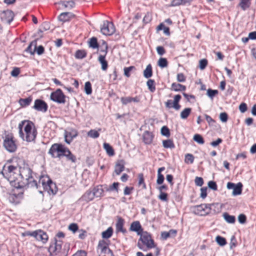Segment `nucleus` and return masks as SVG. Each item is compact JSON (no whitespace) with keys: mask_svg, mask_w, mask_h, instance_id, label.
<instances>
[{"mask_svg":"<svg viewBox=\"0 0 256 256\" xmlns=\"http://www.w3.org/2000/svg\"><path fill=\"white\" fill-rule=\"evenodd\" d=\"M176 80L180 82H184L186 80V78L182 73H178L176 76Z\"/></svg>","mask_w":256,"mask_h":256,"instance_id":"052dcab7","label":"nucleus"},{"mask_svg":"<svg viewBox=\"0 0 256 256\" xmlns=\"http://www.w3.org/2000/svg\"><path fill=\"white\" fill-rule=\"evenodd\" d=\"M220 119L223 122H226L228 119V114L225 112L220 113Z\"/></svg>","mask_w":256,"mask_h":256,"instance_id":"0e129e2a","label":"nucleus"},{"mask_svg":"<svg viewBox=\"0 0 256 256\" xmlns=\"http://www.w3.org/2000/svg\"><path fill=\"white\" fill-rule=\"evenodd\" d=\"M77 133L66 132L64 134V141L68 144H70L72 140L77 136Z\"/></svg>","mask_w":256,"mask_h":256,"instance_id":"cd10ccee","label":"nucleus"},{"mask_svg":"<svg viewBox=\"0 0 256 256\" xmlns=\"http://www.w3.org/2000/svg\"><path fill=\"white\" fill-rule=\"evenodd\" d=\"M214 204H201L195 206L192 208L193 212L197 215L204 216L210 212L212 207Z\"/></svg>","mask_w":256,"mask_h":256,"instance_id":"0eeeda50","label":"nucleus"},{"mask_svg":"<svg viewBox=\"0 0 256 256\" xmlns=\"http://www.w3.org/2000/svg\"><path fill=\"white\" fill-rule=\"evenodd\" d=\"M84 92L88 95L90 94L92 92V84L90 82H87L84 84Z\"/></svg>","mask_w":256,"mask_h":256,"instance_id":"09e8293b","label":"nucleus"},{"mask_svg":"<svg viewBox=\"0 0 256 256\" xmlns=\"http://www.w3.org/2000/svg\"><path fill=\"white\" fill-rule=\"evenodd\" d=\"M38 111L46 112L48 110V105L46 103L40 99H37L34 101V104L32 107Z\"/></svg>","mask_w":256,"mask_h":256,"instance_id":"4468645a","label":"nucleus"},{"mask_svg":"<svg viewBox=\"0 0 256 256\" xmlns=\"http://www.w3.org/2000/svg\"><path fill=\"white\" fill-rule=\"evenodd\" d=\"M250 0H241L240 3L239 4V6H240L242 10H245L246 9L250 7Z\"/></svg>","mask_w":256,"mask_h":256,"instance_id":"37998d69","label":"nucleus"},{"mask_svg":"<svg viewBox=\"0 0 256 256\" xmlns=\"http://www.w3.org/2000/svg\"><path fill=\"white\" fill-rule=\"evenodd\" d=\"M98 60L102 65V70H106L108 67V64L107 61L106 60V56L100 54L98 56Z\"/></svg>","mask_w":256,"mask_h":256,"instance_id":"c85d7f7f","label":"nucleus"},{"mask_svg":"<svg viewBox=\"0 0 256 256\" xmlns=\"http://www.w3.org/2000/svg\"><path fill=\"white\" fill-rule=\"evenodd\" d=\"M218 92L216 90H212L211 88H208L207 90L206 94L210 98L212 99L213 98L218 94Z\"/></svg>","mask_w":256,"mask_h":256,"instance_id":"3c124183","label":"nucleus"},{"mask_svg":"<svg viewBox=\"0 0 256 256\" xmlns=\"http://www.w3.org/2000/svg\"><path fill=\"white\" fill-rule=\"evenodd\" d=\"M120 101L123 105H126L127 104L130 103L131 102V97H122L120 98Z\"/></svg>","mask_w":256,"mask_h":256,"instance_id":"e2e57ef3","label":"nucleus"},{"mask_svg":"<svg viewBox=\"0 0 256 256\" xmlns=\"http://www.w3.org/2000/svg\"><path fill=\"white\" fill-rule=\"evenodd\" d=\"M18 168L12 165L5 164L2 170L0 172L4 178L15 188H22V185L18 183L17 176L18 175Z\"/></svg>","mask_w":256,"mask_h":256,"instance_id":"f03ea898","label":"nucleus"},{"mask_svg":"<svg viewBox=\"0 0 256 256\" xmlns=\"http://www.w3.org/2000/svg\"><path fill=\"white\" fill-rule=\"evenodd\" d=\"M118 186H119L118 182H114L111 186H110V187L108 189V190H110V191L116 190V192H118Z\"/></svg>","mask_w":256,"mask_h":256,"instance_id":"4d7b16f0","label":"nucleus"},{"mask_svg":"<svg viewBox=\"0 0 256 256\" xmlns=\"http://www.w3.org/2000/svg\"><path fill=\"white\" fill-rule=\"evenodd\" d=\"M171 90L175 92L184 91L186 90V86L180 84L173 82L171 86Z\"/></svg>","mask_w":256,"mask_h":256,"instance_id":"bb28decb","label":"nucleus"},{"mask_svg":"<svg viewBox=\"0 0 256 256\" xmlns=\"http://www.w3.org/2000/svg\"><path fill=\"white\" fill-rule=\"evenodd\" d=\"M94 198V195L92 192L88 190L81 197L80 199L86 202H88L92 200Z\"/></svg>","mask_w":256,"mask_h":256,"instance_id":"b1692460","label":"nucleus"},{"mask_svg":"<svg viewBox=\"0 0 256 256\" xmlns=\"http://www.w3.org/2000/svg\"><path fill=\"white\" fill-rule=\"evenodd\" d=\"M242 184L241 182L238 183L233 188L232 194L234 196L240 195L242 192Z\"/></svg>","mask_w":256,"mask_h":256,"instance_id":"c756f323","label":"nucleus"},{"mask_svg":"<svg viewBox=\"0 0 256 256\" xmlns=\"http://www.w3.org/2000/svg\"><path fill=\"white\" fill-rule=\"evenodd\" d=\"M162 146L166 148H174L173 141L170 139L164 140L162 141Z\"/></svg>","mask_w":256,"mask_h":256,"instance_id":"58836bf2","label":"nucleus"},{"mask_svg":"<svg viewBox=\"0 0 256 256\" xmlns=\"http://www.w3.org/2000/svg\"><path fill=\"white\" fill-rule=\"evenodd\" d=\"M62 156L66 157L67 160L70 161L72 162L75 163L76 162V156L72 153L67 147H66L62 154Z\"/></svg>","mask_w":256,"mask_h":256,"instance_id":"dca6fc26","label":"nucleus"},{"mask_svg":"<svg viewBox=\"0 0 256 256\" xmlns=\"http://www.w3.org/2000/svg\"><path fill=\"white\" fill-rule=\"evenodd\" d=\"M135 68L134 66H130L129 67H126L124 68V74L128 78L130 76V72L133 70Z\"/></svg>","mask_w":256,"mask_h":256,"instance_id":"13d9d810","label":"nucleus"},{"mask_svg":"<svg viewBox=\"0 0 256 256\" xmlns=\"http://www.w3.org/2000/svg\"><path fill=\"white\" fill-rule=\"evenodd\" d=\"M86 56V52L84 50H78L75 54V57L78 59H82Z\"/></svg>","mask_w":256,"mask_h":256,"instance_id":"a18cd8bd","label":"nucleus"},{"mask_svg":"<svg viewBox=\"0 0 256 256\" xmlns=\"http://www.w3.org/2000/svg\"><path fill=\"white\" fill-rule=\"evenodd\" d=\"M207 188L203 187L200 188V197L202 198H205L207 196L206 192Z\"/></svg>","mask_w":256,"mask_h":256,"instance_id":"774afa93","label":"nucleus"},{"mask_svg":"<svg viewBox=\"0 0 256 256\" xmlns=\"http://www.w3.org/2000/svg\"><path fill=\"white\" fill-rule=\"evenodd\" d=\"M59 4L64 6L65 8L70 10L76 6V3L74 0H62Z\"/></svg>","mask_w":256,"mask_h":256,"instance_id":"aec40b11","label":"nucleus"},{"mask_svg":"<svg viewBox=\"0 0 256 256\" xmlns=\"http://www.w3.org/2000/svg\"><path fill=\"white\" fill-rule=\"evenodd\" d=\"M192 0H172L170 4V6H176L180 5H190Z\"/></svg>","mask_w":256,"mask_h":256,"instance_id":"4be33fe9","label":"nucleus"},{"mask_svg":"<svg viewBox=\"0 0 256 256\" xmlns=\"http://www.w3.org/2000/svg\"><path fill=\"white\" fill-rule=\"evenodd\" d=\"M40 184H42L43 190L46 191L50 194H56L57 192L56 184L52 182L48 176H41L38 183V188L36 189L40 193L42 194V191L40 189Z\"/></svg>","mask_w":256,"mask_h":256,"instance_id":"20e7f679","label":"nucleus"},{"mask_svg":"<svg viewBox=\"0 0 256 256\" xmlns=\"http://www.w3.org/2000/svg\"><path fill=\"white\" fill-rule=\"evenodd\" d=\"M160 132L162 135L166 137H169L170 136V130L166 126H163L161 128Z\"/></svg>","mask_w":256,"mask_h":256,"instance_id":"5fc2aeb1","label":"nucleus"},{"mask_svg":"<svg viewBox=\"0 0 256 256\" xmlns=\"http://www.w3.org/2000/svg\"><path fill=\"white\" fill-rule=\"evenodd\" d=\"M18 175L20 176L22 180L18 181V184L22 185V188L27 186L28 188H38L37 182L32 176V170L28 167L20 168L18 169Z\"/></svg>","mask_w":256,"mask_h":256,"instance_id":"7ed1b4c3","label":"nucleus"},{"mask_svg":"<svg viewBox=\"0 0 256 256\" xmlns=\"http://www.w3.org/2000/svg\"><path fill=\"white\" fill-rule=\"evenodd\" d=\"M168 64V60L166 58H160L158 60V66L162 68L166 67Z\"/></svg>","mask_w":256,"mask_h":256,"instance_id":"de8ad7c7","label":"nucleus"},{"mask_svg":"<svg viewBox=\"0 0 256 256\" xmlns=\"http://www.w3.org/2000/svg\"><path fill=\"white\" fill-rule=\"evenodd\" d=\"M152 76V66L150 64L147 65L146 69L144 70V76L148 78Z\"/></svg>","mask_w":256,"mask_h":256,"instance_id":"72a5a7b5","label":"nucleus"},{"mask_svg":"<svg viewBox=\"0 0 256 256\" xmlns=\"http://www.w3.org/2000/svg\"><path fill=\"white\" fill-rule=\"evenodd\" d=\"M193 140L198 144H203L204 140L202 136L200 134H196L194 136Z\"/></svg>","mask_w":256,"mask_h":256,"instance_id":"c03bdc74","label":"nucleus"},{"mask_svg":"<svg viewBox=\"0 0 256 256\" xmlns=\"http://www.w3.org/2000/svg\"><path fill=\"white\" fill-rule=\"evenodd\" d=\"M32 102V98L30 96L26 98H20L19 100V103L22 107H26L29 106Z\"/></svg>","mask_w":256,"mask_h":256,"instance_id":"c9c22d12","label":"nucleus"},{"mask_svg":"<svg viewBox=\"0 0 256 256\" xmlns=\"http://www.w3.org/2000/svg\"><path fill=\"white\" fill-rule=\"evenodd\" d=\"M176 234V230L172 229L168 232H162L160 234V236L162 240H166L168 238H174Z\"/></svg>","mask_w":256,"mask_h":256,"instance_id":"6ab92c4d","label":"nucleus"},{"mask_svg":"<svg viewBox=\"0 0 256 256\" xmlns=\"http://www.w3.org/2000/svg\"><path fill=\"white\" fill-rule=\"evenodd\" d=\"M116 31L115 26L112 22L108 20L103 21L100 27L101 32L105 36H111Z\"/></svg>","mask_w":256,"mask_h":256,"instance_id":"1a4fd4ad","label":"nucleus"},{"mask_svg":"<svg viewBox=\"0 0 256 256\" xmlns=\"http://www.w3.org/2000/svg\"><path fill=\"white\" fill-rule=\"evenodd\" d=\"M194 161V156L192 154H187L185 156L184 162L186 164H192Z\"/></svg>","mask_w":256,"mask_h":256,"instance_id":"864d4df0","label":"nucleus"},{"mask_svg":"<svg viewBox=\"0 0 256 256\" xmlns=\"http://www.w3.org/2000/svg\"><path fill=\"white\" fill-rule=\"evenodd\" d=\"M224 220L229 224H234L236 222V218L234 216H232L228 213L225 212L222 214Z\"/></svg>","mask_w":256,"mask_h":256,"instance_id":"473e14b6","label":"nucleus"},{"mask_svg":"<svg viewBox=\"0 0 256 256\" xmlns=\"http://www.w3.org/2000/svg\"><path fill=\"white\" fill-rule=\"evenodd\" d=\"M66 146L62 144L55 143L52 145L48 154L51 156L52 158H61L62 154L66 148Z\"/></svg>","mask_w":256,"mask_h":256,"instance_id":"423d86ee","label":"nucleus"},{"mask_svg":"<svg viewBox=\"0 0 256 256\" xmlns=\"http://www.w3.org/2000/svg\"><path fill=\"white\" fill-rule=\"evenodd\" d=\"M181 98L182 97L180 94H176L174 96L173 108L176 110H178L181 108L180 105L179 104V102Z\"/></svg>","mask_w":256,"mask_h":256,"instance_id":"7c9ffc66","label":"nucleus"},{"mask_svg":"<svg viewBox=\"0 0 256 256\" xmlns=\"http://www.w3.org/2000/svg\"><path fill=\"white\" fill-rule=\"evenodd\" d=\"M37 40L38 39H36L32 42L26 50V51L30 52L31 54H34L36 48Z\"/></svg>","mask_w":256,"mask_h":256,"instance_id":"a878e982","label":"nucleus"},{"mask_svg":"<svg viewBox=\"0 0 256 256\" xmlns=\"http://www.w3.org/2000/svg\"><path fill=\"white\" fill-rule=\"evenodd\" d=\"M62 241L58 240L56 238H54L53 242H51L48 250L51 254H57L62 249Z\"/></svg>","mask_w":256,"mask_h":256,"instance_id":"f8f14e48","label":"nucleus"},{"mask_svg":"<svg viewBox=\"0 0 256 256\" xmlns=\"http://www.w3.org/2000/svg\"><path fill=\"white\" fill-rule=\"evenodd\" d=\"M192 112V108H185L184 110H182L180 114V116L182 119L185 120L188 118V117L190 114Z\"/></svg>","mask_w":256,"mask_h":256,"instance_id":"e433bc0d","label":"nucleus"},{"mask_svg":"<svg viewBox=\"0 0 256 256\" xmlns=\"http://www.w3.org/2000/svg\"><path fill=\"white\" fill-rule=\"evenodd\" d=\"M68 230L75 233L78 230V226L76 224L72 223L68 226Z\"/></svg>","mask_w":256,"mask_h":256,"instance_id":"6e6d98bb","label":"nucleus"},{"mask_svg":"<svg viewBox=\"0 0 256 256\" xmlns=\"http://www.w3.org/2000/svg\"><path fill=\"white\" fill-rule=\"evenodd\" d=\"M3 146L6 150L10 152H14L17 148L13 136L9 134L6 136L3 142Z\"/></svg>","mask_w":256,"mask_h":256,"instance_id":"6e6552de","label":"nucleus"},{"mask_svg":"<svg viewBox=\"0 0 256 256\" xmlns=\"http://www.w3.org/2000/svg\"><path fill=\"white\" fill-rule=\"evenodd\" d=\"M216 242L220 246H224L226 244V241L225 238L218 236L216 238Z\"/></svg>","mask_w":256,"mask_h":256,"instance_id":"8fccbe9b","label":"nucleus"},{"mask_svg":"<svg viewBox=\"0 0 256 256\" xmlns=\"http://www.w3.org/2000/svg\"><path fill=\"white\" fill-rule=\"evenodd\" d=\"M124 168V162L122 160L118 161L114 166V172L116 175H119Z\"/></svg>","mask_w":256,"mask_h":256,"instance_id":"5701e85b","label":"nucleus"},{"mask_svg":"<svg viewBox=\"0 0 256 256\" xmlns=\"http://www.w3.org/2000/svg\"><path fill=\"white\" fill-rule=\"evenodd\" d=\"M130 230L136 232L138 236L144 232L142 226L138 220L134 221L130 224Z\"/></svg>","mask_w":256,"mask_h":256,"instance_id":"2eb2a0df","label":"nucleus"},{"mask_svg":"<svg viewBox=\"0 0 256 256\" xmlns=\"http://www.w3.org/2000/svg\"><path fill=\"white\" fill-rule=\"evenodd\" d=\"M28 236L34 237L36 240H41L43 243H45L48 240V236L43 230H38L32 232H26Z\"/></svg>","mask_w":256,"mask_h":256,"instance_id":"9b49d317","label":"nucleus"},{"mask_svg":"<svg viewBox=\"0 0 256 256\" xmlns=\"http://www.w3.org/2000/svg\"><path fill=\"white\" fill-rule=\"evenodd\" d=\"M246 217L244 214H240L238 216V221L240 224H244L246 222Z\"/></svg>","mask_w":256,"mask_h":256,"instance_id":"338daca9","label":"nucleus"},{"mask_svg":"<svg viewBox=\"0 0 256 256\" xmlns=\"http://www.w3.org/2000/svg\"><path fill=\"white\" fill-rule=\"evenodd\" d=\"M14 14L11 10H4L0 14V19L3 22L10 24L13 20Z\"/></svg>","mask_w":256,"mask_h":256,"instance_id":"ddd939ff","label":"nucleus"},{"mask_svg":"<svg viewBox=\"0 0 256 256\" xmlns=\"http://www.w3.org/2000/svg\"><path fill=\"white\" fill-rule=\"evenodd\" d=\"M158 30H164V33L166 34V36L170 35V28L168 27L165 26L163 24H159L157 28Z\"/></svg>","mask_w":256,"mask_h":256,"instance_id":"49530a36","label":"nucleus"},{"mask_svg":"<svg viewBox=\"0 0 256 256\" xmlns=\"http://www.w3.org/2000/svg\"><path fill=\"white\" fill-rule=\"evenodd\" d=\"M146 85L150 92H153L156 90L154 80L149 79L146 82Z\"/></svg>","mask_w":256,"mask_h":256,"instance_id":"a19ab883","label":"nucleus"},{"mask_svg":"<svg viewBox=\"0 0 256 256\" xmlns=\"http://www.w3.org/2000/svg\"><path fill=\"white\" fill-rule=\"evenodd\" d=\"M88 45L90 48L93 49L97 48H98V40L96 37H92L90 39L88 42Z\"/></svg>","mask_w":256,"mask_h":256,"instance_id":"4c0bfd02","label":"nucleus"},{"mask_svg":"<svg viewBox=\"0 0 256 256\" xmlns=\"http://www.w3.org/2000/svg\"><path fill=\"white\" fill-rule=\"evenodd\" d=\"M208 186L210 188L214 190H216L218 189V186L216 182L214 181H210L208 182Z\"/></svg>","mask_w":256,"mask_h":256,"instance_id":"69168bd1","label":"nucleus"},{"mask_svg":"<svg viewBox=\"0 0 256 256\" xmlns=\"http://www.w3.org/2000/svg\"><path fill=\"white\" fill-rule=\"evenodd\" d=\"M124 220L120 216H118L117 222L116 224V232H122L123 234H125L126 232V230L124 228Z\"/></svg>","mask_w":256,"mask_h":256,"instance_id":"f3484780","label":"nucleus"},{"mask_svg":"<svg viewBox=\"0 0 256 256\" xmlns=\"http://www.w3.org/2000/svg\"><path fill=\"white\" fill-rule=\"evenodd\" d=\"M18 128L19 136L24 140L28 142L35 141L38 132L32 122L30 120H22L19 123Z\"/></svg>","mask_w":256,"mask_h":256,"instance_id":"f257e3e1","label":"nucleus"},{"mask_svg":"<svg viewBox=\"0 0 256 256\" xmlns=\"http://www.w3.org/2000/svg\"><path fill=\"white\" fill-rule=\"evenodd\" d=\"M113 230L112 227H109L106 230L102 232V237L104 238H108L112 234Z\"/></svg>","mask_w":256,"mask_h":256,"instance_id":"ea45409f","label":"nucleus"},{"mask_svg":"<svg viewBox=\"0 0 256 256\" xmlns=\"http://www.w3.org/2000/svg\"><path fill=\"white\" fill-rule=\"evenodd\" d=\"M153 134L148 131H146L143 134V141L146 144H150L153 140Z\"/></svg>","mask_w":256,"mask_h":256,"instance_id":"412c9836","label":"nucleus"},{"mask_svg":"<svg viewBox=\"0 0 256 256\" xmlns=\"http://www.w3.org/2000/svg\"><path fill=\"white\" fill-rule=\"evenodd\" d=\"M194 182L196 186H201L204 184L203 178L201 177L196 176L194 180Z\"/></svg>","mask_w":256,"mask_h":256,"instance_id":"680f3d73","label":"nucleus"},{"mask_svg":"<svg viewBox=\"0 0 256 256\" xmlns=\"http://www.w3.org/2000/svg\"><path fill=\"white\" fill-rule=\"evenodd\" d=\"M100 134L94 130H91L88 132V136L93 138H98Z\"/></svg>","mask_w":256,"mask_h":256,"instance_id":"603ef678","label":"nucleus"},{"mask_svg":"<svg viewBox=\"0 0 256 256\" xmlns=\"http://www.w3.org/2000/svg\"><path fill=\"white\" fill-rule=\"evenodd\" d=\"M208 64V60L206 59H202L200 60L199 67L200 70H204Z\"/></svg>","mask_w":256,"mask_h":256,"instance_id":"bf43d9fd","label":"nucleus"},{"mask_svg":"<svg viewBox=\"0 0 256 256\" xmlns=\"http://www.w3.org/2000/svg\"><path fill=\"white\" fill-rule=\"evenodd\" d=\"M103 146L109 156H113L114 154V150L109 144L104 142L103 144Z\"/></svg>","mask_w":256,"mask_h":256,"instance_id":"f704fd0d","label":"nucleus"},{"mask_svg":"<svg viewBox=\"0 0 256 256\" xmlns=\"http://www.w3.org/2000/svg\"><path fill=\"white\" fill-rule=\"evenodd\" d=\"M22 194L23 193L22 192L18 194L15 193L11 194L8 197V200L12 203L17 204L18 202L19 198L22 197Z\"/></svg>","mask_w":256,"mask_h":256,"instance_id":"393cba45","label":"nucleus"},{"mask_svg":"<svg viewBox=\"0 0 256 256\" xmlns=\"http://www.w3.org/2000/svg\"><path fill=\"white\" fill-rule=\"evenodd\" d=\"M50 98L58 104H64L66 102V96L60 89H58L51 93Z\"/></svg>","mask_w":256,"mask_h":256,"instance_id":"9d476101","label":"nucleus"},{"mask_svg":"<svg viewBox=\"0 0 256 256\" xmlns=\"http://www.w3.org/2000/svg\"><path fill=\"white\" fill-rule=\"evenodd\" d=\"M140 236L138 240L137 246L140 250L146 252L155 246L154 240L148 232H144Z\"/></svg>","mask_w":256,"mask_h":256,"instance_id":"39448f33","label":"nucleus"},{"mask_svg":"<svg viewBox=\"0 0 256 256\" xmlns=\"http://www.w3.org/2000/svg\"><path fill=\"white\" fill-rule=\"evenodd\" d=\"M74 14L70 12H64L61 13L58 17V19L60 21L62 22H66L70 20L72 18L74 17Z\"/></svg>","mask_w":256,"mask_h":256,"instance_id":"a211bd4d","label":"nucleus"},{"mask_svg":"<svg viewBox=\"0 0 256 256\" xmlns=\"http://www.w3.org/2000/svg\"><path fill=\"white\" fill-rule=\"evenodd\" d=\"M94 198H98L102 196L104 192V190L101 186H97L94 188L92 191Z\"/></svg>","mask_w":256,"mask_h":256,"instance_id":"2f4dec72","label":"nucleus"},{"mask_svg":"<svg viewBox=\"0 0 256 256\" xmlns=\"http://www.w3.org/2000/svg\"><path fill=\"white\" fill-rule=\"evenodd\" d=\"M138 186L142 185V188L144 189V190L146 189V184L144 182L143 174L142 173L139 174L138 175Z\"/></svg>","mask_w":256,"mask_h":256,"instance_id":"79ce46f5","label":"nucleus"}]
</instances>
